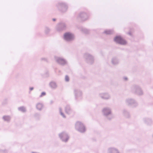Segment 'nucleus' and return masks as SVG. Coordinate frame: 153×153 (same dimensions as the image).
Masks as SVG:
<instances>
[{
    "mask_svg": "<svg viewBox=\"0 0 153 153\" xmlns=\"http://www.w3.org/2000/svg\"><path fill=\"white\" fill-rule=\"evenodd\" d=\"M114 40L115 42L124 45L126 43V41L120 36L116 37Z\"/></svg>",
    "mask_w": 153,
    "mask_h": 153,
    "instance_id": "obj_1",
    "label": "nucleus"
},
{
    "mask_svg": "<svg viewBox=\"0 0 153 153\" xmlns=\"http://www.w3.org/2000/svg\"><path fill=\"white\" fill-rule=\"evenodd\" d=\"M76 125L79 127V131L81 132H84L85 131V128L82 124L79 122L77 123Z\"/></svg>",
    "mask_w": 153,
    "mask_h": 153,
    "instance_id": "obj_2",
    "label": "nucleus"
},
{
    "mask_svg": "<svg viewBox=\"0 0 153 153\" xmlns=\"http://www.w3.org/2000/svg\"><path fill=\"white\" fill-rule=\"evenodd\" d=\"M65 39L67 40H69L73 37V36L69 33H65L64 35Z\"/></svg>",
    "mask_w": 153,
    "mask_h": 153,
    "instance_id": "obj_3",
    "label": "nucleus"
},
{
    "mask_svg": "<svg viewBox=\"0 0 153 153\" xmlns=\"http://www.w3.org/2000/svg\"><path fill=\"white\" fill-rule=\"evenodd\" d=\"M60 137L62 138V140L64 141H67L68 139V136L65 134L63 135L62 136L61 135Z\"/></svg>",
    "mask_w": 153,
    "mask_h": 153,
    "instance_id": "obj_4",
    "label": "nucleus"
},
{
    "mask_svg": "<svg viewBox=\"0 0 153 153\" xmlns=\"http://www.w3.org/2000/svg\"><path fill=\"white\" fill-rule=\"evenodd\" d=\"M37 109L39 110H41L43 108V105L42 104L38 103L36 105Z\"/></svg>",
    "mask_w": 153,
    "mask_h": 153,
    "instance_id": "obj_5",
    "label": "nucleus"
},
{
    "mask_svg": "<svg viewBox=\"0 0 153 153\" xmlns=\"http://www.w3.org/2000/svg\"><path fill=\"white\" fill-rule=\"evenodd\" d=\"M58 62L61 64H63L65 63V61L63 59L59 58L58 59Z\"/></svg>",
    "mask_w": 153,
    "mask_h": 153,
    "instance_id": "obj_6",
    "label": "nucleus"
},
{
    "mask_svg": "<svg viewBox=\"0 0 153 153\" xmlns=\"http://www.w3.org/2000/svg\"><path fill=\"white\" fill-rule=\"evenodd\" d=\"M3 118L4 120L5 121H9L10 119V117L8 116H4Z\"/></svg>",
    "mask_w": 153,
    "mask_h": 153,
    "instance_id": "obj_7",
    "label": "nucleus"
},
{
    "mask_svg": "<svg viewBox=\"0 0 153 153\" xmlns=\"http://www.w3.org/2000/svg\"><path fill=\"white\" fill-rule=\"evenodd\" d=\"M51 85L52 88H55L56 85V84L54 82H51Z\"/></svg>",
    "mask_w": 153,
    "mask_h": 153,
    "instance_id": "obj_8",
    "label": "nucleus"
},
{
    "mask_svg": "<svg viewBox=\"0 0 153 153\" xmlns=\"http://www.w3.org/2000/svg\"><path fill=\"white\" fill-rule=\"evenodd\" d=\"M111 152L112 153H119L118 151L115 149H113Z\"/></svg>",
    "mask_w": 153,
    "mask_h": 153,
    "instance_id": "obj_9",
    "label": "nucleus"
},
{
    "mask_svg": "<svg viewBox=\"0 0 153 153\" xmlns=\"http://www.w3.org/2000/svg\"><path fill=\"white\" fill-rule=\"evenodd\" d=\"M19 109H20V111H25V109L24 108H23V107L20 108H19Z\"/></svg>",
    "mask_w": 153,
    "mask_h": 153,
    "instance_id": "obj_10",
    "label": "nucleus"
},
{
    "mask_svg": "<svg viewBox=\"0 0 153 153\" xmlns=\"http://www.w3.org/2000/svg\"><path fill=\"white\" fill-rule=\"evenodd\" d=\"M46 93L45 92H43L42 93L41 95H40V97H42V96H44L45 95Z\"/></svg>",
    "mask_w": 153,
    "mask_h": 153,
    "instance_id": "obj_11",
    "label": "nucleus"
},
{
    "mask_svg": "<svg viewBox=\"0 0 153 153\" xmlns=\"http://www.w3.org/2000/svg\"><path fill=\"white\" fill-rule=\"evenodd\" d=\"M103 111H104V112L105 113L107 111H109V110L108 109H107V108H104L103 109Z\"/></svg>",
    "mask_w": 153,
    "mask_h": 153,
    "instance_id": "obj_12",
    "label": "nucleus"
},
{
    "mask_svg": "<svg viewBox=\"0 0 153 153\" xmlns=\"http://www.w3.org/2000/svg\"><path fill=\"white\" fill-rule=\"evenodd\" d=\"M65 80L66 81H68L69 80V78L68 76H66L65 78Z\"/></svg>",
    "mask_w": 153,
    "mask_h": 153,
    "instance_id": "obj_13",
    "label": "nucleus"
},
{
    "mask_svg": "<svg viewBox=\"0 0 153 153\" xmlns=\"http://www.w3.org/2000/svg\"><path fill=\"white\" fill-rule=\"evenodd\" d=\"M30 90L31 91L33 89V87H30Z\"/></svg>",
    "mask_w": 153,
    "mask_h": 153,
    "instance_id": "obj_14",
    "label": "nucleus"
}]
</instances>
